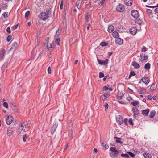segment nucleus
Listing matches in <instances>:
<instances>
[{"mask_svg":"<svg viewBox=\"0 0 158 158\" xmlns=\"http://www.w3.org/2000/svg\"><path fill=\"white\" fill-rule=\"evenodd\" d=\"M115 42L117 44L121 45L123 43V40L120 38L118 37L116 40Z\"/></svg>","mask_w":158,"mask_h":158,"instance_id":"17","label":"nucleus"},{"mask_svg":"<svg viewBox=\"0 0 158 158\" xmlns=\"http://www.w3.org/2000/svg\"><path fill=\"white\" fill-rule=\"evenodd\" d=\"M143 156L145 158H151L152 157L151 155L149 153H144Z\"/></svg>","mask_w":158,"mask_h":158,"instance_id":"24","label":"nucleus"},{"mask_svg":"<svg viewBox=\"0 0 158 158\" xmlns=\"http://www.w3.org/2000/svg\"><path fill=\"white\" fill-rule=\"evenodd\" d=\"M1 8L3 10H5L7 9V6L5 4H2L1 6Z\"/></svg>","mask_w":158,"mask_h":158,"instance_id":"45","label":"nucleus"},{"mask_svg":"<svg viewBox=\"0 0 158 158\" xmlns=\"http://www.w3.org/2000/svg\"><path fill=\"white\" fill-rule=\"evenodd\" d=\"M30 15V11H27L25 14V18L27 19H28V18Z\"/></svg>","mask_w":158,"mask_h":158,"instance_id":"32","label":"nucleus"},{"mask_svg":"<svg viewBox=\"0 0 158 158\" xmlns=\"http://www.w3.org/2000/svg\"><path fill=\"white\" fill-rule=\"evenodd\" d=\"M108 88L106 86H104L103 87V89L104 90L106 91L108 90Z\"/></svg>","mask_w":158,"mask_h":158,"instance_id":"61","label":"nucleus"},{"mask_svg":"<svg viewBox=\"0 0 158 158\" xmlns=\"http://www.w3.org/2000/svg\"><path fill=\"white\" fill-rule=\"evenodd\" d=\"M118 152H110V156L112 158H117L118 154Z\"/></svg>","mask_w":158,"mask_h":158,"instance_id":"12","label":"nucleus"},{"mask_svg":"<svg viewBox=\"0 0 158 158\" xmlns=\"http://www.w3.org/2000/svg\"><path fill=\"white\" fill-rule=\"evenodd\" d=\"M61 32V30L58 29L56 33V36L57 37Z\"/></svg>","mask_w":158,"mask_h":158,"instance_id":"38","label":"nucleus"},{"mask_svg":"<svg viewBox=\"0 0 158 158\" xmlns=\"http://www.w3.org/2000/svg\"><path fill=\"white\" fill-rule=\"evenodd\" d=\"M110 150L112 151V152H118L116 148L114 147H112L110 148Z\"/></svg>","mask_w":158,"mask_h":158,"instance_id":"28","label":"nucleus"},{"mask_svg":"<svg viewBox=\"0 0 158 158\" xmlns=\"http://www.w3.org/2000/svg\"><path fill=\"white\" fill-rule=\"evenodd\" d=\"M112 35L114 37L117 38L119 36V34L116 31H114L112 33Z\"/></svg>","mask_w":158,"mask_h":158,"instance_id":"23","label":"nucleus"},{"mask_svg":"<svg viewBox=\"0 0 158 158\" xmlns=\"http://www.w3.org/2000/svg\"><path fill=\"white\" fill-rule=\"evenodd\" d=\"M121 156L123 157H125L126 158H128L129 157V155L127 154H121Z\"/></svg>","mask_w":158,"mask_h":158,"instance_id":"39","label":"nucleus"},{"mask_svg":"<svg viewBox=\"0 0 158 158\" xmlns=\"http://www.w3.org/2000/svg\"><path fill=\"white\" fill-rule=\"evenodd\" d=\"M154 11L155 13H158V8H156L154 10Z\"/></svg>","mask_w":158,"mask_h":158,"instance_id":"62","label":"nucleus"},{"mask_svg":"<svg viewBox=\"0 0 158 158\" xmlns=\"http://www.w3.org/2000/svg\"><path fill=\"white\" fill-rule=\"evenodd\" d=\"M124 2L126 5L129 6H131L132 4V0H124Z\"/></svg>","mask_w":158,"mask_h":158,"instance_id":"14","label":"nucleus"},{"mask_svg":"<svg viewBox=\"0 0 158 158\" xmlns=\"http://www.w3.org/2000/svg\"><path fill=\"white\" fill-rule=\"evenodd\" d=\"M140 90L139 93V94H145L146 93V89L143 87L140 88Z\"/></svg>","mask_w":158,"mask_h":158,"instance_id":"19","label":"nucleus"},{"mask_svg":"<svg viewBox=\"0 0 158 158\" xmlns=\"http://www.w3.org/2000/svg\"><path fill=\"white\" fill-rule=\"evenodd\" d=\"M141 80L146 85H147L150 81L149 78L146 77H142L141 79Z\"/></svg>","mask_w":158,"mask_h":158,"instance_id":"10","label":"nucleus"},{"mask_svg":"<svg viewBox=\"0 0 158 158\" xmlns=\"http://www.w3.org/2000/svg\"><path fill=\"white\" fill-rule=\"evenodd\" d=\"M153 97L151 95H149L148 97V98L149 100H151Z\"/></svg>","mask_w":158,"mask_h":158,"instance_id":"60","label":"nucleus"},{"mask_svg":"<svg viewBox=\"0 0 158 158\" xmlns=\"http://www.w3.org/2000/svg\"><path fill=\"white\" fill-rule=\"evenodd\" d=\"M5 52V50L4 49H2L0 53V56H2L4 55V53Z\"/></svg>","mask_w":158,"mask_h":158,"instance_id":"43","label":"nucleus"},{"mask_svg":"<svg viewBox=\"0 0 158 158\" xmlns=\"http://www.w3.org/2000/svg\"><path fill=\"white\" fill-rule=\"evenodd\" d=\"M48 73L49 74L51 73V69L50 67H49L48 69Z\"/></svg>","mask_w":158,"mask_h":158,"instance_id":"56","label":"nucleus"},{"mask_svg":"<svg viewBox=\"0 0 158 158\" xmlns=\"http://www.w3.org/2000/svg\"><path fill=\"white\" fill-rule=\"evenodd\" d=\"M49 17L48 13L43 12L41 13L39 15V18L40 20H45Z\"/></svg>","mask_w":158,"mask_h":158,"instance_id":"1","label":"nucleus"},{"mask_svg":"<svg viewBox=\"0 0 158 158\" xmlns=\"http://www.w3.org/2000/svg\"><path fill=\"white\" fill-rule=\"evenodd\" d=\"M127 121H128V119L127 118H125L124 120V121H123V123L126 125L127 124Z\"/></svg>","mask_w":158,"mask_h":158,"instance_id":"57","label":"nucleus"},{"mask_svg":"<svg viewBox=\"0 0 158 158\" xmlns=\"http://www.w3.org/2000/svg\"><path fill=\"white\" fill-rule=\"evenodd\" d=\"M2 16L4 17L5 19H6L8 17V13L7 12H4Z\"/></svg>","mask_w":158,"mask_h":158,"instance_id":"34","label":"nucleus"},{"mask_svg":"<svg viewBox=\"0 0 158 158\" xmlns=\"http://www.w3.org/2000/svg\"><path fill=\"white\" fill-rule=\"evenodd\" d=\"M12 38V36L11 35H9L7 37V42H10Z\"/></svg>","mask_w":158,"mask_h":158,"instance_id":"40","label":"nucleus"},{"mask_svg":"<svg viewBox=\"0 0 158 158\" xmlns=\"http://www.w3.org/2000/svg\"><path fill=\"white\" fill-rule=\"evenodd\" d=\"M131 15L135 18H137L139 16L138 12L137 10H133L131 11Z\"/></svg>","mask_w":158,"mask_h":158,"instance_id":"8","label":"nucleus"},{"mask_svg":"<svg viewBox=\"0 0 158 158\" xmlns=\"http://www.w3.org/2000/svg\"><path fill=\"white\" fill-rule=\"evenodd\" d=\"M7 32L9 33H10L11 32V31H10V28L9 27H8L6 29Z\"/></svg>","mask_w":158,"mask_h":158,"instance_id":"55","label":"nucleus"},{"mask_svg":"<svg viewBox=\"0 0 158 158\" xmlns=\"http://www.w3.org/2000/svg\"><path fill=\"white\" fill-rule=\"evenodd\" d=\"M149 109H147L142 111V114L145 116H148L149 112Z\"/></svg>","mask_w":158,"mask_h":158,"instance_id":"15","label":"nucleus"},{"mask_svg":"<svg viewBox=\"0 0 158 158\" xmlns=\"http://www.w3.org/2000/svg\"><path fill=\"white\" fill-rule=\"evenodd\" d=\"M135 73L134 71H131L130 73V74L129 76V78H131V77L133 76H135Z\"/></svg>","mask_w":158,"mask_h":158,"instance_id":"35","label":"nucleus"},{"mask_svg":"<svg viewBox=\"0 0 158 158\" xmlns=\"http://www.w3.org/2000/svg\"><path fill=\"white\" fill-rule=\"evenodd\" d=\"M147 12L149 14V15H150L152 13V11L150 9H147Z\"/></svg>","mask_w":158,"mask_h":158,"instance_id":"51","label":"nucleus"},{"mask_svg":"<svg viewBox=\"0 0 158 158\" xmlns=\"http://www.w3.org/2000/svg\"><path fill=\"white\" fill-rule=\"evenodd\" d=\"M115 139H116V142L117 143H118L121 144H122L123 143L120 140L121 139L119 138H118L117 137H114Z\"/></svg>","mask_w":158,"mask_h":158,"instance_id":"27","label":"nucleus"},{"mask_svg":"<svg viewBox=\"0 0 158 158\" xmlns=\"http://www.w3.org/2000/svg\"><path fill=\"white\" fill-rule=\"evenodd\" d=\"M11 107L12 109L15 112H18V110L17 108L14 104H11Z\"/></svg>","mask_w":158,"mask_h":158,"instance_id":"21","label":"nucleus"},{"mask_svg":"<svg viewBox=\"0 0 158 158\" xmlns=\"http://www.w3.org/2000/svg\"><path fill=\"white\" fill-rule=\"evenodd\" d=\"M81 3L80 2H79L78 1H77L76 2V6L79 9H80L81 8L80 3Z\"/></svg>","mask_w":158,"mask_h":158,"instance_id":"37","label":"nucleus"},{"mask_svg":"<svg viewBox=\"0 0 158 158\" xmlns=\"http://www.w3.org/2000/svg\"><path fill=\"white\" fill-rule=\"evenodd\" d=\"M55 44L54 43L50 44L49 45L47 44V48L49 50H52L53 48H54Z\"/></svg>","mask_w":158,"mask_h":158,"instance_id":"16","label":"nucleus"},{"mask_svg":"<svg viewBox=\"0 0 158 158\" xmlns=\"http://www.w3.org/2000/svg\"><path fill=\"white\" fill-rule=\"evenodd\" d=\"M69 143H67L65 147V148H64V150H65L69 146Z\"/></svg>","mask_w":158,"mask_h":158,"instance_id":"63","label":"nucleus"},{"mask_svg":"<svg viewBox=\"0 0 158 158\" xmlns=\"http://www.w3.org/2000/svg\"><path fill=\"white\" fill-rule=\"evenodd\" d=\"M63 0H62L60 3V8L61 9H62L63 8Z\"/></svg>","mask_w":158,"mask_h":158,"instance_id":"52","label":"nucleus"},{"mask_svg":"<svg viewBox=\"0 0 158 158\" xmlns=\"http://www.w3.org/2000/svg\"><path fill=\"white\" fill-rule=\"evenodd\" d=\"M132 112L134 113L133 117H136V116L138 115L139 113V111L136 107H134L132 108Z\"/></svg>","mask_w":158,"mask_h":158,"instance_id":"9","label":"nucleus"},{"mask_svg":"<svg viewBox=\"0 0 158 158\" xmlns=\"http://www.w3.org/2000/svg\"><path fill=\"white\" fill-rule=\"evenodd\" d=\"M105 0H101L100 2L99 3V5L100 6H102L103 5V3L105 1Z\"/></svg>","mask_w":158,"mask_h":158,"instance_id":"41","label":"nucleus"},{"mask_svg":"<svg viewBox=\"0 0 158 158\" xmlns=\"http://www.w3.org/2000/svg\"><path fill=\"white\" fill-rule=\"evenodd\" d=\"M89 18V15L88 13H87L85 16V19L87 22L88 21V19Z\"/></svg>","mask_w":158,"mask_h":158,"instance_id":"50","label":"nucleus"},{"mask_svg":"<svg viewBox=\"0 0 158 158\" xmlns=\"http://www.w3.org/2000/svg\"><path fill=\"white\" fill-rule=\"evenodd\" d=\"M69 135H71V136L72 137V138H73V132L72 129H71V130L70 131V132L69 133Z\"/></svg>","mask_w":158,"mask_h":158,"instance_id":"58","label":"nucleus"},{"mask_svg":"<svg viewBox=\"0 0 158 158\" xmlns=\"http://www.w3.org/2000/svg\"><path fill=\"white\" fill-rule=\"evenodd\" d=\"M36 53V52L34 50H33L31 52L32 58H33Z\"/></svg>","mask_w":158,"mask_h":158,"instance_id":"42","label":"nucleus"},{"mask_svg":"<svg viewBox=\"0 0 158 158\" xmlns=\"http://www.w3.org/2000/svg\"><path fill=\"white\" fill-rule=\"evenodd\" d=\"M150 68V64L149 63H147L145 64L144 66V68L145 69L149 70Z\"/></svg>","mask_w":158,"mask_h":158,"instance_id":"26","label":"nucleus"},{"mask_svg":"<svg viewBox=\"0 0 158 158\" xmlns=\"http://www.w3.org/2000/svg\"><path fill=\"white\" fill-rule=\"evenodd\" d=\"M155 112H151L149 116V117L150 118H153L155 115Z\"/></svg>","mask_w":158,"mask_h":158,"instance_id":"30","label":"nucleus"},{"mask_svg":"<svg viewBox=\"0 0 158 158\" xmlns=\"http://www.w3.org/2000/svg\"><path fill=\"white\" fill-rule=\"evenodd\" d=\"M104 106L105 107V110H106L108 108V104L107 103H105L104 104Z\"/></svg>","mask_w":158,"mask_h":158,"instance_id":"46","label":"nucleus"},{"mask_svg":"<svg viewBox=\"0 0 158 158\" xmlns=\"http://www.w3.org/2000/svg\"><path fill=\"white\" fill-rule=\"evenodd\" d=\"M137 29L135 27H133L131 28L129 30V32L130 34L133 35H135L136 33Z\"/></svg>","mask_w":158,"mask_h":158,"instance_id":"6","label":"nucleus"},{"mask_svg":"<svg viewBox=\"0 0 158 158\" xmlns=\"http://www.w3.org/2000/svg\"><path fill=\"white\" fill-rule=\"evenodd\" d=\"M99 77L100 78H102L104 77V74L101 72L99 73Z\"/></svg>","mask_w":158,"mask_h":158,"instance_id":"44","label":"nucleus"},{"mask_svg":"<svg viewBox=\"0 0 158 158\" xmlns=\"http://www.w3.org/2000/svg\"><path fill=\"white\" fill-rule=\"evenodd\" d=\"M128 153L130 155V156L132 157H134L135 156V154L131 152H128Z\"/></svg>","mask_w":158,"mask_h":158,"instance_id":"47","label":"nucleus"},{"mask_svg":"<svg viewBox=\"0 0 158 158\" xmlns=\"http://www.w3.org/2000/svg\"><path fill=\"white\" fill-rule=\"evenodd\" d=\"M97 61L98 63L100 64L106 65L108 63V60L106 59L104 61H103L98 59Z\"/></svg>","mask_w":158,"mask_h":158,"instance_id":"5","label":"nucleus"},{"mask_svg":"<svg viewBox=\"0 0 158 158\" xmlns=\"http://www.w3.org/2000/svg\"><path fill=\"white\" fill-rule=\"evenodd\" d=\"M128 122L130 125H132L133 124L132 120L131 118L129 119Z\"/></svg>","mask_w":158,"mask_h":158,"instance_id":"54","label":"nucleus"},{"mask_svg":"<svg viewBox=\"0 0 158 158\" xmlns=\"http://www.w3.org/2000/svg\"><path fill=\"white\" fill-rule=\"evenodd\" d=\"M132 65L135 69H138L140 67L139 64L135 61H133L132 62Z\"/></svg>","mask_w":158,"mask_h":158,"instance_id":"18","label":"nucleus"},{"mask_svg":"<svg viewBox=\"0 0 158 158\" xmlns=\"http://www.w3.org/2000/svg\"><path fill=\"white\" fill-rule=\"evenodd\" d=\"M17 43L16 42H15L12 45V46L11 47V48L8 51V52L9 53L10 51L12 50H13V51H15V50L17 46Z\"/></svg>","mask_w":158,"mask_h":158,"instance_id":"11","label":"nucleus"},{"mask_svg":"<svg viewBox=\"0 0 158 158\" xmlns=\"http://www.w3.org/2000/svg\"><path fill=\"white\" fill-rule=\"evenodd\" d=\"M114 30V27L112 25H110L108 26V31L109 32H111Z\"/></svg>","mask_w":158,"mask_h":158,"instance_id":"22","label":"nucleus"},{"mask_svg":"<svg viewBox=\"0 0 158 158\" xmlns=\"http://www.w3.org/2000/svg\"><path fill=\"white\" fill-rule=\"evenodd\" d=\"M27 138V135H24L23 136V139L24 142H25L26 141V139Z\"/></svg>","mask_w":158,"mask_h":158,"instance_id":"53","label":"nucleus"},{"mask_svg":"<svg viewBox=\"0 0 158 158\" xmlns=\"http://www.w3.org/2000/svg\"><path fill=\"white\" fill-rule=\"evenodd\" d=\"M117 98L118 99H121L122 98V96H120V95H118L117 96Z\"/></svg>","mask_w":158,"mask_h":158,"instance_id":"64","label":"nucleus"},{"mask_svg":"<svg viewBox=\"0 0 158 158\" xmlns=\"http://www.w3.org/2000/svg\"><path fill=\"white\" fill-rule=\"evenodd\" d=\"M117 118V121L120 124H122L123 123V121L122 120V118L120 116H118Z\"/></svg>","mask_w":158,"mask_h":158,"instance_id":"20","label":"nucleus"},{"mask_svg":"<svg viewBox=\"0 0 158 158\" xmlns=\"http://www.w3.org/2000/svg\"><path fill=\"white\" fill-rule=\"evenodd\" d=\"M156 88V87L155 86V85L152 84L151 86L150 90L151 91H153Z\"/></svg>","mask_w":158,"mask_h":158,"instance_id":"31","label":"nucleus"},{"mask_svg":"<svg viewBox=\"0 0 158 158\" xmlns=\"http://www.w3.org/2000/svg\"><path fill=\"white\" fill-rule=\"evenodd\" d=\"M100 45L104 47L107 46L108 45V44L105 42H102L100 43Z\"/></svg>","mask_w":158,"mask_h":158,"instance_id":"36","label":"nucleus"},{"mask_svg":"<svg viewBox=\"0 0 158 158\" xmlns=\"http://www.w3.org/2000/svg\"><path fill=\"white\" fill-rule=\"evenodd\" d=\"M124 6L121 4H119L116 7V10L118 12H122L124 10Z\"/></svg>","mask_w":158,"mask_h":158,"instance_id":"3","label":"nucleus"},{"mask_svg":"<svg viewBox=\"0 0 158 158\" xmlns=\"http://www.w3.org/2000/svg\"><path fill=\"white\" fill-rule=\"evenodd\" d=\"M58 124L56 122L54 123L52 126L51 128V132L53 134L55 131L56 129L57 128Z\"/></svg>","mask_w":158,"mask_h":158,"instance_id":"4","label":"nucleus"},{"mask_svg":"<svg viewBox=\"0 0 158 158\" xmlns=\"http://www.w3.org/2000/svg\"><path fill=\"white\" fill-rule=\"evenodd\" d=\"M13 129L11 127H9L8 128L7 130V134L8 136H9V137L11 135L12 133H13Z\"/></svg>","mask_w":158,"mask_h":158,"instance_id":"13","label":"nucleus"},{"mask_svg":"<svg viewBox=\"0 0 158 158\" xmlns=\"http://www.w3.org/2000/svg\"><path fill=\"white\" fill-rule=\"evenodd\" d=\"M109 96L110 95L109 94H108L107 93H105L103 94L102 95L101 97L102 98H103V97H105L104 98V99H105L109 97Z\"/></svg>","mask_w":158,"mask_h":158,"instance_id":"25","label":"nucleus"},{"mask_svg":"<svg viewBox=\"0 0 158 158\" xmlns=\"http://www.w3.org/2000/svg\"><path fill=\"white\" fill-rule=\"evenodd\" d=\"M3 105L6 108H8V104L6 102H4L3 103Z\"/></svg>","mask_w":158,"mask_h":158,"instance_id":"49","label":"nucleus"},{"mask_svg":"<svg viewBox=\"0 0 158 158\" xmlns=\"http://www.w3.org/2000/svg\"><path fill=\"white\" fill-rule=\"evenodd\" d=\"M147 51L146 48L145 46H143L141 48V51L142 52H145Z\"/></svg>","mask_w":158,"mask_h":158,"instance_id":"48","label":"nucleus"},{"mask_svg":"<svg viewBox=\"0 0 158 158\" xmlns=\"http://www.w3.org/2000/svg\"><path fill=\"white\" fill-rule=\"evenodd\" d=\"M139 103L138 101L134 100L131 102V104L134 106L137 105Z\"/></svg>","mask_w":158,"mask_h":158,"instance_id":"29","label":"nucleus"},{"mask_svg":"<svg viewBox=\"0 0 158 158\" xmlns=\"http://www.w3.org/2000/svg\"><path fill=\"white\" fill-rule=\"evenodd\" d=\"M60 38H58L56 40L55 43L57 44V45H60Z\"/></svg>","mask_w":158,"mask_h":158,"instance_id":"33","label":"nucleus"},{"mask_svg":"<svg viewBox=\"0 0 158 158\" xmlns=\"http://www.w3.org/2000/svg\"><path fill=\"white\" fill-rule=\"evenodd\" d=\"M148 59V56L144 53H142L140 55V58L139 59V61L142 63L146 62Z\"/></svg>","mask_w":158,"mask_h":158,"instance_id":"2","label":"nucleus"},{"mask_svg":"<svg viewBox=\"0 0 158 158\" xmlns=\"http://www.w3.org/2000/svg\"><path fill=\"white\" fill-rule=\"evenodd\" d=\"M18 24H16L15 26L13 27V29L15 30V29H17L18 27Z\"/></svg>","mask_w":158,"mask_h":158,"instance_id":"59","label":"nucleus"},{"mask_svg":"<svg viewBox=\"0 0 158 158\" xmlns=\"http://www.w3.org/2000/svg\"><path fill=\"white\" fill-rule=\"evenodd\" d=\"M13 118L12 116L11 115L9 116L6 118V122L8 125L10 124L12 122Z\"/></svg>","mask_w":158,"mask_h":158,"instance_id":"7","label":"nucleus"}]
</instances>
